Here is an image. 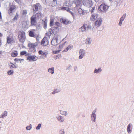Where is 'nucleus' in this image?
Returning <instances> with one entry per match:
<instances>
[{
  "mask_svg": "<svg viewBox=\"0 0 134 134\" xmlns=\"http://www.w3.org/2000/svg\"><path fill=\"white\" fill-rule=\"evenodd\" d=\"M42 16L41 12H40L33 15L31 18V25H35L36 23V20L40 19Z\"/></svg>",
  "mask_w": 134,
  "mask_h": 134,
  "instance_id": "1",
  "label": "nucleus"
},
{
  "mask_svg": "<svg viewBox=\"0 0 134 134\" xmlns=\"http://www.w3.org/2000/svg\"><path fill=\"white\" fill-rule=\"evenodd\" d=\"M18 38L20 42H24L25 38V32L23 31H20L19 32Z\"/></svg>",
  "mask_w": 134,
  "mask_h": 134,
  "instance_id": "2",
  "label": "nucleus"
},
{
  "mask_svg": "<svg viewBox=\"0 0 134 134\" xmlns=\"http://www.w3.org/2000/svg\"><path fill=\"white\" fill-rule=\"evenodd\" d=\"M28 56L27 57V59L30 62H35L37 59L38 57L35 55H31L28 54Z\"/></svg>",
  "mask_w": 134,
  "mask_h": 134,
  "instance_id": "3",
  "label": "nucleus"
},
{
  "mask_svg": "<svg viewBox=\"0 0 134 134\" xmlns=\"http://www.w3.org/2000/svg\"><path fill=\"white\" fill-rule=\"evenodd\" d=\"M109 6L106 5L105 4H101L99 6V9L103 12L106 11L108 9Z\"/></svg>",
  "mask_w": 134,
  "mask_h": 134,
  "instance_id": "4",
  "label": "nucleus"
},
{
  "mask_svg": "<svg viewBox=\"0 0 134 134\" xmlns=\"http://www.w3.org/2000/svg\"><path fill=\"white\" fill-rule=\"evenodd\" d=\"M79 59H82L85 56V51L83 49H81L80 50L79 52Z\"/></svg>",
  "mask_w": 134,
  "mask_h": 134,
  "instance_id": "5",
  "label": "nucleus"
},
{
  "mask_svg": "<svg viewBox=\"0 0 134 134\" xmlns=\"http://www.w3.org/2000/svg\"><path fill=\"white\" fill-rule=\"evenodd\" d=\"M41 5L39 3H37L33 5V9L34 12H36L40 9Z\"/></svg>",
  "mask_w": 134,
  "mask_h": 134,
  "instance_id": "6",
  "label": "nucleus"
},
{
  "mask_svg": "<svg viewBox=\"0 0 134 134\" xmlns=\"http://www.w3.org/2000/svg\"><path fill=\"white\" fill-rule=\"evenodd\" d=\"M16 9V7L14 5L11 6L8 11V13L9 15H11L12 13Z\"/></svg>",
  "mask_w": 134,
  "mask_h": 134,
  "instance_id": "7",
  "label": "nucleus"
},
{
  "mask_svg": "<svg viewBox=\"0 0 134 134\" xmlns=\"http://www.w3.org/2000/svg\"><path fill=\"white\" fill-rule=\"evenodd\" d=\"M102 20L101 18H98L95 22V25L97 27H99L102 24Z\"/></svg>",
  "mask_w": 134,
  "mask_h": 134,
  "instance_id": "8",
  "label": "nucleus"
},
{
  "mask_svg": "<svg viewBox=\"0 0 134 134\" xmlns=\"http://www.w3.org/2000/svg\"><path fill=\"white\" fill-rule=\"evenodd\" d=\"M96 111H93L92 112L91 116V119L92 121L93 122H95L96 118V115L95 114Z\"/></svg>",
  "mask_w": 134,
  "mask_h": 134,
  "instance_id": "9",
  "label": "nucleus"
},
{
  "mask_svg": "<svg viewBox=\"0 0 134 134\" xmlns=\"http://www.w3.org/2000/svg\"><path fill=\"white\" fill-rule=\"evenodd\" d=\"M58 38L55 36V37L51 41V43L52 45L54 46L57 45L58 43Z\"/></svg>",
  "mask_w": 134,
  "mask_h": 134,
  "instance_id": "10",
  "label": "nucleus"
},
{
  "mask_svg": "<svg viewBox=\"0 0 134 134\" xmlns=\"http://www.w3.org/2000/svg\"><path fill=\"white\" fill-rule=\"evenodd\" d=\"M48 43V41L47 38H44L42 41L41 44L43 46H46Z\"/></svg>",
  "mask_w": 134,
  "mask_h": 134,
  "instance_id": "11",
  "label": "nucleus"
},
{
  "mask_svg": "<svg viewBox=\"0 0 134 134\" xmlns=\"http://www.w3.org/2000/svg\"><path fill=\"white\" fill-rule=\"evenodd\" d=\"M52 27V33L55 35L59 31V29L58 27L53 26Z\"/></svg>",
  "mask_w": 134,
  "mask_h": 134,
  "instance_id": "12",
  "label": "nucleus"
},
{
  "mask_svg": "<svg viewBox=\"0 0 134 134\" xmlns=\"http://www.w3.org/2000/svg\"><path fill=\"white\" fill-rule=\"evenodd\" d=\"M98 15L97 14L94 13L92 15L90 18V20L91 21H94L98 17Z\"/></svg>",
  "mask_w": 134,
  "mask_h": 134,
  "instance_id": "13",
  "label": "nucleus"
},
{
  "mask_svg": "<svg viewBox=\"0 0 134 134\" xmlns=\"http://www.w3.org/2000/svg\"><path fill=\"white\" fill-rule=\"evenodd\" d=\"M83 2V4L85 5L87 7H90V6L92 2L91 0H84Z\"/></svg>",
  "mask_w": 134,
  "mask_h": 134,
  "instance_id": "14",
  "label": "nucleus"
},
{
  "mask_svg": "<svg viewBox=\"0 0 134 134\" xmlns=\"http://www.w3.org/2000/svg\"><path fill=\"white\" fill-rule=\"evenodd\" d=\"M38 45V44L37 42L35 43H31L28 44V47L30 48H35V47L37 46Z\"/></svg>",
  "mask_w": 134,
  "mask_h": 134,
  "instance_id": "15",
  "label": "nucleus"
},
{
  "mask_svg": "<svg viewBox=\"0 0 134 134\" xmlns=\"http://www.w3.org/2000/svg\"><path fill=\"white\" fill-rule=\"evenodd\" d=\"M87 25L84 24L80 28V31L81 32H84L86 30Z\"/></svg>",
  "mask_w": 134,
  "mask_h": 134,
  "instance_id": "16",
  "label": "nucleus"
},
{
  "mask_svg": "<svg viewBox=\"0 0 134 134\" xmlns=\"http://www.w3.org/2000/svg\"><path fill=\"white\" fill-rule=\"evenodd\" d=\"M126 17V14H124L122 16L121 18L119 25V26H121L122 23V21H124Z\"/></svg>",
  "mask_w": 134,
  "mask_h": 134,
  "instance_id": "17",
  "label": "nucleus"
},
{
  "mask_svg": "<svg viewBox=\"0 0 134 134\" xmlns=\"http://www.w3.org/2000/svg\"><path fill=\"white\" fill-rule=\"evenodd\" d=\"M58 120L60 122H63L64 121V118L62 116H59L57 117Z\"/></svg>",
  "mask_w": 134,
  "mask_h": 134,
  "instance_id": "18",
  "label": "nucleus"
},
{
  "mask_svg": "<svg viewBox=\"0 0 134 134\" xmlns=\"http://www.w3.org/2000/svg\"><path fill=\"white\" fill-rule=\"evenodd\" d=\"M60 20L62 23L66 25L70 23V21H69L68 20L65 19H60Z\"/></svg>",
  "mask_w": 134,
  "mask_h": 134,
  "instance_id": "19",
  "label": "nucleus"
},
{
  "mask_svg": "<svg viewBox=\"0 0 134 134\" xmlns=\"http://www.w3.org/2000/svg\"><path fill=\"white\" fill-rule=\"evenodd\" d=\"M102 70L101 68H99L98 69L95 68L93 71L94 74L96 73H99Z\"/></svg>",
  "mask_w": 134,
  "mask_h": 134,
  "instance_id": "20",
  "label": "nucleus"
},
{
  "mask_svg": "<svg viewBox=\"0 0 134 134\" xmlns=\"http://www.w3.org/2000/svg\"><path fill=\"white\" fill-rule=\"evenodd\" d=\"M74 0H69V2H66V5L68 7H70L71 6L72 4V2H74Z\"/></svg>",
  "mask_w": 134,
  "mask_h": 134,
  "instance_id": "21",
  "label": "nucleus"
},
{
  "mask_svg": "<svg viewBox=\"0 0 134 134\" xmlns=\"http://www.w3.org/2000/svg\"><path fill=\"white\" fill-rule=\"evenodd\" d=\"M92 39L90 38H87L86 40V43L88 44H91L92 42Z\"/></svg>",
  "mask_w": 134,
  "mask_h": 134,
  "instance_id": "22",
  "label": "nucleus"
},
{
  "mask_svg": "<svg viewBox=\"0 0 134 134\" xmlns=\"http://www.w3.org/2000/svg\"><path fill=\"white\" fill-rule=\"evenodd\" d=\"M7 115V112L6 111H4L3 113L0 116V118H2L5 117Z\"/></svg>",
  "mask_w": 134,
  "mask_h": 134,
  "instance_id": "23",
  "label": "nucleus"
},
{
  "mask_svg": "<svg viewBox=\"0 0 134 134\" xmlns=\"http://www.w3.org/2000/svg\"><path fill=\"white\" fill-rule=\"evenodd\" d=\"M73 46L71 44H70L68 46V47L64 50L65 52H67L68 50H70L72 49L73 47Z\"/></svg>",
  "mask_w": 134,
  "mask_h": 134,
  "instance_id": "24",
  "label": "nucleus"
},
{
  "mask_svg": "<svg viewBox=\"0 0 134 134\" xmlns=\"http://www.w3.org/2000/svg\"><path fill=\"white\" fill-rule=\"evenodd\" d=\"M13 41L12 38L10 37H8L7 38V42L8 43H10Z\"/></svg>",
  "mask_w": 134,
  "mask_h": 134,
  "instance_id": "25",
  "label": "nucleus"
},
{
  "mask_svg": "<svg viewBox=\"0 0 134 134\" xmlns=\"http://www.w3.org/2000/svg\"><path fill=\"white\" fill-rule=\"evenodd\" d=\"M54 68H49L48 69V71L49 72L51 73L52 74H53L54 73Z\"/></svg>",
  "mask_w": 134,
  "mask_h": 134,
  "instance_id": "26",
  "label": "nucleus"
},
{
  "mask_svg": "<svg viewBox=\"0 0 134 134\" xmlns=\"http://www.w3.org/2000/svg\"><path fill=\"white\" fill-rule=\"evenodd\" d=\"M60 91V90L59 89H56L54 90V91L52 92L53 94H54L56 93L59 92Z\"/></svg>",
  "mask_w": 134,
  "mask_h": 134,
  "instance_id": "27",
  "label": "nucleus"
},
{
  "mask_svg": "<svg viewBox=\"0 0 134 134\" xmlns=\"http://www.w3.org/2000/svg\"><path fill=\"white\" fill-rule=\"evenodd\" d=\"M17 51H15L12 53L11 56L12 57H16L17 55Z\"/></svg>",
  "mask_w": 134,
  "mask_h": 134,
  "instance_id": "28",
  "label": "nucleus"
},
{
  "mask_svg": "<svg viewBox=\"0 0 134 134\" xmlns=\"http://www.w3.org/2000/svg\"><path fill=\"white\" fill-rule=\"evenodd\" d=\"M29 34L31 37H34L35 36L34 33L32 31H30Z\"/></svg>",
  "mask_w": 134,
  "mask_h": 134,
  "instance_id": "29",
  "label": "nucleus"
},
{
  "mask_svg": "<svg viewBox=\"0 0 134 134\" xmlns=\"http://www.w3.org/2000/svg\"><path fill=\"white\" fill-rule=\"evenodd\" d=\"M54 25V26H57L58 27H60L61 26V24L59 22H55Z\"/></svg>",
  "mask_w": 134,
  "mask_h": 134,
  "instance_id": "30",
  "label": "nucleus"
},
{
  "mask_svg": "<svg viewBox=\"0 0 134 134\" xmlns=\"http://www.w3.org/2000/svg\"><path fill=\"white\" fill-rule=\"evenodd\" d=\"M32 128V125L31 124H30L28 126L26 127V129L27 130H30Z\"/></svg>",
  "mask_w": 134,
  "mask_h": 134,
  "instance_id": "31",
  "label": "nucleus"
},
{
  "mask_svg": "<svg viewBox=\"0 0 134 134\" xmlns=\"http://www.w3.org/2000/svg\"><path fill=\"white\" fill-rule=\"evenodd\" d=\"M27 14V12L26 10H24L23 11L22 14L23 15V16H26Z\"/></svg>",
  "mask_w": 134,
  "mask_h": 134,
  "instance_id": "32",
  "label": "nucleus"
},
{
  "mask_svg": "<svg viewBox=\"0 0 134 134\" xmlns=\"http://www.w3.org/2000/svg\"><path fill=\"white\" fill-rule=\"evenodd\" d=\"M60 113L62 115H64L65 116H66L68 114V113L66 111H60Z\"/></svg>",
  "mask_w": 134,
  "mask_h": 134,
  "instance_id": "33",
  "label": "nucleus"
},
{
  "mask_svg": "<svg viewBox=\"0 0 134 134\" xmlns=\"http://www.w3.org/2000/svg\"><path fill=\"white\" fill-rule=\"evenodd\" d=\"M13 70H11L8 71L7 72V73L8 75H11L13 74Z\"/></svg>",
  "mask_w": 134,
  "mask_h": 134,
  "instance_id": "34",
  "label": "nucleus"
},
{
  "mask_svg": "<svg viewBox=\"0 0 134 134\" xmlns=\"http://www.w3.org/2000/svg\"><path fill=\"white\" fill-rule=\"evenodd\" d=\"M130 127H131V125L130 124H129L128 125L127 128V132L128 133H129L131 131Z\"/></svg>",
  "mask_w": 134,
  "mask_h": 134,
  "instance_id": "35",
  "label": "nucleus"
},
{
  "mask_svg": "<svg viewBox=\"0 0 134 134\" xmlns=\"http://www.w3.org/2000/svg\"><path fill=\"white\" fill-rule=\"evenodd\" d=\"M41 124H39L36 127V129L37 130H39L41 127Z\"/></svg>",
  "mask_w": 134,
  "mask_h": 134,
  "instance_id": "36",
  "label": "nucleus"
},
{
  "mask_svg": "<svg viewBox=\"0 0 134 134\" xmlns=\"http://www.w3.org/2000/svg\"><path fill=\"white\" fill-rule=\"evenodd\" d=\"M10 68H15L16 67L14 64L12 63H10Z\"/></svg>",
  "mask_w": 134,
  "mask_h": 134,
  "instance_id": "37",
  "label": "nucleus"
},
{
  "mask_svg": "<svg viewBox=\"0 0 134 134\" xmlns=\"http://www.w3.org/2000/svg\"><path fill=\"white\" fill-rule=\"evenodd\" d=\"M54 20L53 19H51L50 23V26H52L53 25Z\"/></svg>",
  "mask_w": 134,
  "mask_h": 134,
  "instance_id": "38",
  "label": "nucleus"
},
{
  "mask_svg": "<svg viewBox=\"0 0 134 134\" xmlns=\"http://www.w3.org/2000/svg\"><path fill=\"white\" fill-rule=\"evenodd\" d=\"M60 134H64L65 132L64 129L61 130L59 131Z\"/></svg>",
  "mask_w": 134,
  "mask_h": 134,
  "instance_id": "39",
  "label": "nucleus"
},
{
  "mask_svg": "<svg viewBox=\"0 0 134 134\" xmlns=\"http://www.w3.org/2000/svg\"><path fill=\"white\" fill-rule=\"evenodd\" d=\"M18 15L17 13H16V15L15 16L14 18L13 19V20L14 21L15 20H17L18 17Z\"/></svg>",
  "mask_w": 134,
  "mask_h": 134,
  "instance_id": "40",
  "label": "nucleus"
},
{
  "mask_svg": "<svg viewBox=\"0 0 134 134\" xmlns=\"http://www.w3.org/2000/svg\"><path fill=\"white\" fill-rule=\"evenodd\" d=\"M48 54V53L47 52H43L42 55H44V57L45 58H46L47 57V55Z\"/></svg>",
  "mask_w": 134,
  "mask_h": 134,
  "instance_id": "41",
  "label": "nucleus"
},
{
  "mask_svg": "<svg viewBox=\"0 0 134 134\" xmlns=\"http://www.w3.org/2000/svg\"><path fill=\"white\" fill-rule=\"evenodd\" d=\"M27 53V52L26 51H24L21 52L20 54L21 55H23L24 54H26Z\"/></svg>",
  "mask_w": 134,
  "mask_h": 134,
  "instance_id": "42",
  "label": "nucleus"
},
{
  "mask_svg": "<svg viewBox=\"0 0 134 134\" xmlns=\"http://www.w3.org/2000/svg\"><path fill=\"white\" fill-rule=\"evenodd\" d=\"M61 57V54H59L55 58V59H58L59 58H60Z\"/></svg>",
  "mask_w": 134,
  "mask_h": 134,
  "instance_id": "43",
  "label": "nucleus"
},
{
  "mask_svg": "<svg viewBox=\"0 0 134 134\" xmlns=\"http://www.w3.org/2000/svg\"><path fill=\"white\" fill-rule=\"evenodd\" d=\"M78 13L80 14H81V13H82V9L81 8H79L78 10Z\"/></svg>",
  "mask_w": 134,
  "mask_h": 134,
  "instance_id": "44",
  "label": "nucleus"
},
{
  "mask_svg": "<svg viewBox=\"0 0 134 134\" xmlns=\"http://www.w3.org/2000/svg\"><path fill=\"white\" fill-rule=\"evenodd\" d=\"M87 30H91L92 29V27L91 26V25H88L87 26Z\"/></svg>",
  "mask_w": 134,
  "mask_h": 134,
  "instance_id": "45",
  "label": "nucleus"
},
{
  "mask_svg": "<svg viewBox=\"0 0 134 134\" xmlns=\"http://www.w3.org/2000/svg\"><path fill=\"white\" fill-rule=\"evenodd\" d=\"M49 32L51 34H53V33H52V28L50 29H49Z\"/></svg>",
  "mask_w": 134,
  "mask_h": 134,
  "instance_id": "46",
  "label": "nucleus"
},
{
  "mask_svg": "<svg viewBox=\"0 0 134 134\" xmlns=\"http://www.w3.org/2000/svg\"><path fill=\"white\" fill-rule=\"evenodd\" d=\"M87 13V11L86 10H83L82 9V13H81V14L83 15Z\"/></svg>",
  "mask_w": 134,
  "mask_h": 134,
  "instance_id": "47",
  "label": "nucleus"
},
{
  "mask_svg": "<svg viewBox=\"0 0 134 134\" xmlns=\"http://www.w3.org/2000/svg\"><path fill=\"white\" fill-rule=\"evenodd\" d=\"M63 9H64L65 10H66L67 11H68V12H69V11L70 10L69 8L63 7Z\"/></svg>",
  "mask_w": 134,
  "mask_h": 134,
  "instance_id": "48",
  "label": "nucleus"
},
{
  "mask_svg": "<svg viewBox=\"0 0 134 134\" xmlns=\"http://www.w3.org/2000/svg\"><path fill=\"white\" fill-rule=\"evenodd\" d=\"M47 27V22L46 21H44V27L45 29H46Z\"/></svg>",
  "mask_w": 134,
  "mask_h": 134,
  "instance_id": "49",
  "label": "nucleus"
},
{
  "mask_svg": "<svg viewBox=\"0 0 134 134\" xmlns=\"http://www.w3.org/2000/svg\"><path fill=\"white\" fill-rule=\"evenodd\" d=\"M20 60H21V59H19L16 58V59H14V61H15L16 62H18L19 61H20Z\"/></svg>",
  "mask_w": 134,
  "mask_h": 134,
  "instance_id": "50",
  "label": "nucleus"
},
{
  "mask_svg": "<svg viewBox=\"0 0 134 134\" xmlns=\"http://www.w3.org/2000/svg\"><path fill=\"white\" fill-rule=\"evenodd\" d=\"M61 49H59V50H58L57 51H55V52L54 53L55 54H57L59 53L60 51H61Z\"/></svg>",
  "mask_w": 134,
  "mask_h": 134,
  "instance_id": "51",
  "label": "nucleus"
},
{
  "mask_svg": "<svg viewBox=\"0 0 134 134\" xmlns=\"http://www.w3.org/2000/svg\"><path fill=\"white\" fill-rule=\"evenodd\" d=\"M43 52L42 50H40L38 51V53L39 54H42Z\"/></svg>",
  "mask_w": 134,
  "mask_h": 134,
  "instance_id": "52",
  "label": "nucleus"
},
{
  "mask_svg": "<svg viewBox=\"0 0 134 134\" xmlns=\"http://www.w3.org/2000/svg\"><path fill=\"white\" fill-rule=\"evenodd\" d=\"M95 9V7H93V8H92L91 10V13H92L93 12H94V11Z\"/></svg>",
  "mask_w": 134,
  "mask_h": 134,
  "instance_id": "53",
  "label": "nucleus"
},
{
  "mask_svg": "<svg viewBox=\"0 0 134 134\" xmlns=\"http://www.w3.org/2000/svg\"><path fill=\"white\" fill-rule=\"evenodd\" d=\"M63 46L62 44H60L59 46V48L60 49H61L63 47Z\"/></svg>",
  "mask_w": 134,
  "mask_h": 134,
  "instance_id": "54",
  "label": "nucleus"
},
{
  "mask_svg": "<svg viewBox=\"0 0 134 134\" xmlns=\"http://www.w3.org/2000/svg\"><path fill=\"white\" fill-rule=\"evenodd\" d=\"M67 42L66 41H65L62 44V45H63V46H64L65 44Z\"/></svg>",
  "mask_w": 134,
  "mask_h": 134,
  "instance_id": "55",
  "label": "nucleus"
},
{
  "mask_svg": "<svg viewBox=\"0 0 134 134\" xmlns=\"http://www.w3.org/2000/svg\"><path fill=\"white\" fill-rule=\"evenodd\" d=\"M73 16H74V14H73V13L72 12H71V11L69 10V12Z\"/></svg>",
  "mask_w": 134,
  "mask_h": 134,
  "instance_id": "56",
  "label": "nucleus"
},
{
  "mask_svg": "<svg viewBox=\"0 0 134 134\" xmlns=\"http://www.w3.org/2000/svg\"><path fill=\"white\" fill-rule=\"evenodd\" d=\"M77 69V66H74V70L75 71Z\"/></svg>",
  "mask_w": 134,
  "mask_h": 134,
  "instance_id": "57",
  "label": "nucleus"
},
{
  "mask_svg": "<svg viewBox=\"0 0 134 134\" xmlns=\"http://www.w3.org/2000/svg\"><path fill=\"white\" fill-rule=\"evenodd\" d=\"M71 67V65H70L69 67L67 69H69Z\"/></svg>",
  "mask_w": 134,
  "mask_h": 134,
  "instance_id": "58",
  "label": "nucleus"
},
{
  "mask_svg": "<svg viewBox=\"0 0 134 134\" xmlns=\"http://www.w3.org/2000/svg\"><path fill=\"white\" fill-rule=\"evenodd\" d=\"M26 24V23L25 22H23L22 23V24L23 25V24Z\"/></svg>",
  "mask_w": 134,
  "mask_h": 134,
  "instance_id": "59",
  "label": "nucleus"
},
{
  "mask_svg": "<svg viewBox=\"0 0 134 134\" xmlns=\"http://www.w3.org/2000/svg\"><path fill=\"white\" fill-rule=\"evenodd\" d=\"M1 41L0 40V46L1 45Z\"/></svg>",
  "mask_w": 134,
  "mask_h": 134,
  "instance_id": "60",
  "label": "nucleus"
},
{
  "mask_svg": "<svg viewBox=\"0 0 134 134\" xmlns=\"http://www.w3.org/2000/svg\"><path fill=\"white\" fill-rule=\"evenodd\" d=\"M2 36V34L0 33V37H1Z\"/></svg>",
  "mask_w": 134,
  "mask_h": 134,
  "instance_id": "61",
  "label": "nucleus"
},
{
  "mask_svg": "<svg viewBox=\"0 0 134 134\" xmlns=\"http://www.w3.org/2000/svg\"><path fill=\"white\" fill-rule=\"evenodd\" d=\"M94 0L96 2H98V0Z\"/></svg>",
  "mask_w": 134,
  "mask_h": 134,
  "instance_id": "62",
  "label": "nucleus"
},
{
  "mask_svg": "<svg viewBox=\"0 0 134 134\" xmlns=\"http://www.w3.org/2000/svg\"><path fill=\"white\" fill-rule=\"evenodd\" d=\"M2 52L1 51H0V54H2Z\"/></svg>",
  "mask_w": 134,
  "mask_h": 134,
  "instance_id": "63",
  "label": "nucleus"
},
{
  "mask_svg": "<svg viewBox=\"0 0 134 134\" xmlns=\"http://www.w3.org/2000/svg\"><path fill=\"white\" fill-rule=\"evenodd\" d=\"M53 1L54 2L56 1V0H53Z\"/></svg>",
  "mask_w": 134,
  "mask_h": 134,
  "instance_id": "64",
  "label": "nucleus"
}]
</instances>
